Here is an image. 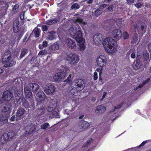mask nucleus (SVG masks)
I'll return each instance as SVG.
<instances>
[{
    "label": "nucleus",
    "mask_w": 151,
    "mask_h": 151,
    "mask_svg": "<svg viewBox=\"0 0 151 151\" xmlns=\"http://www.w3.org/2000/svg\"><path fill=\"white\" fill-rule=\"evenodd\" d=\"M112 35L114 40L111 37H106L104 39L103 42L104 46L106 48H109L111 50L113 46H115L116 43V41L118 40L122 37V32L120 29H116L113 30Z\"/></svg>",
    "instance_id": "nucleus-1"
},
{
    "label": "nucleus",
    "mask_w": 151,
    "mask_h": 151,
    "mask_svg": "<svg viewBox=\"0 0 151 151\" xmlns=\"http://www.w3.org/2000/svg\"><path fill=\"white\" fill-rule=\"evenodd\" d=\"M69 32L78 42L83 40L82 32L79 25H72L69 29Z\"/></svg>",
    "instance_id": "nucleus-2"
},
{
    "label": "nucleus",
    "mask_w": 151,
    "mask_h": 151,
    "mask_svg": "<svg viewBox=\"0 0 151 151\" xmlns=\"http://www.w3.org/2000/svg\"><path fill=\"white\" fill-rule=\"evenodd\" d=\"M15 135L14 131H10L8 133L3 134L1 137V142L2 144H6L7 142L11 140Z\"/></svg>",
    "instance_id": "nucleus-3"
},
{
    "label": "nucleus",
    "mask_w": 151,
    "mask_h": 151,
    "mask_svg": "<svg viewBox=\"0 0 151 151\" xmlns=\"http://www.w3.org/2000/svg\"><path fill=\"white\" fill-rule=\"evenodd\" d=\"M23 91L18 90L16 91L15 94V98L17 101L20 100V99H22V105L23 107L25 108H30L31 105L29 102L26 100L25 99L22 98V94Z\"/></svg>",
    "instance_id": "nucleus-4"
},
{
    "label": "nucleus",
    "mask_w": 151,
    "mask_h": 151,
    "mask_svg": "<svg viewBox=\"0 0 151 151\" xmlns=\"http://www.w3.org/2000/svg\"><path fill=\"white\" fill-rule=\"evenodd\" d=\"M65 60L72 65H75L78 62L79 60L78 55L74 54H70L65 58Z\"/></svg>",
    "instance_id": "nucleus-5"
},
{
    "label": "nucleus",
    "mask_w": 151,
    "mask_h": 151,
    "mask_svg": "<svg viewBox=\"0 0 151 151\" xmlns=\"http://www.w3.org/2000/svg\"><path fill=\"white\" fill-rule=\"evenodd\" d=\"M2 98L6 102H10L13 100V93L9 90H6L3 93Z\"/></svg>",
    "instance_id": "nucleus-6"
},
{
    "label": "nucleus",
    "mask_w": 151,
    "mask_h": 151,
    "mask_svg": "<svg viewBox=\"0 0 151 151\" xmlns=\"http://www.w3.org/2000/svg\"><path fill=\"white\" fill-rule=\"evenodd\" d=\"M96 62L99 66L103 68L107 63V59L105 55H101L97 58Z\"/></svg>",
    "instance_id": "nucleus-7"
},
{
    "label": "nucleus",
    "mask_w": 151,
    "mask_h": 151,
    "mask_svg": "<svg viewBox=\"0 0 151 151\" xmlns=\"http://www.w3.org/2000/svg\"><path fill=\"white\" fill-rule=\"evenodd\" d=\"M85 86V83L82 79H78L75 81L74 87L79 90H82Z\"/></svg>",
    "instance_id": "nucleus-8"
},
{
    "label": "nucleus",
    "mask_w": 151,
    "mask_h": 151,
    "mask_svg": "<svg viewBox=\"0 0 151 151\" xmlns=\"http://www.w3.org/2000/svg\"><path fill=\"white\" fill-rule=\"evenodd\" d=\"M38 109L36 111V115L37 116L42 115L45 112V108H44V104L42 102L37 103Z\"/></svg>",
    "instance_id": "nucleus-9"
},
{
    "label": "nucleus",
    "mask_w": 151,
    "mask_h": 151,
    "mask_svg": "<svg viewBox=\"0 0 151 151\" xmlns=\"http://www.w3.org/2000/svg\"><path fill=\"white\" fill-rule=\"evenodd\" d=\"M65 76V74L62 71L55 74L53 78L54 80L55 81L59 82L62 79H64Z\"/></svg>",
    "instance_id": "nucleus-10"
},
{
    "label": "nucleus",
    "mask_w": 151,
    "mask_h": 151,
    "mask_svg": "<svg viewBox=\"0 0 151 151\" xmlns=\"http://www.w3.org/2000/svg\"><path fill=\"white\" fill-rule=\"evenodd\" d=\"M55 88L54 85L51 83L47 84L44 91L47 94L53 93L55 91Z\"/></svg>",
    "instance_id": "nucleus-11"
},
{
    "label": "nucleus",
    "mask_w": 151,
    "mask_h": 151,
    "mask_svg": "<svg viewBox=\"0 0 151 151\" xmlns=\"http://www.w3.org/2000/svg\"><path fill=\"white\" fill-rule=\"evenodd\" d=\"M65 44L67 47L70 49L75 48L76 47L75 41L70 38H68L66 40Z\"/></svg>",
    "instance_id": "nucleus-12"
},
{
    "label": "nucleus",
    "mask_w": 151,
    "mask_h": 151,
    "mask_svg": "<svg viewBox=\"0 0 151 151\" xmlns=\"http://www.w3.org/2000/svg\"><path fill=\"white\" fill-rule=\"evenodd\" d=\"M149 55L146 51H143L140 55H137V59H139L143 61H147L149 59Z\"/></svg>",
    "instance_id": "nucleus-13"
},
{
    "label": "nucleus",
    "mask_w": 151,
    "mask_h": 151,
    "mask_svg": "<svg viewBox=\"0 0 151 151\" xmlns=\"http://www.w3.org/2000/svg\"><path fill=\"white\" fill-rule=\"evenodd\" d=\"M93 39L96 44H100L103 40L102 35L101 34H96L94 36Z\"/></svg>",
    "instance_id": "nucleus-14"
},
{
    "label": "nucleus",
    "mask_w": 151,
    "mask_h": 151,
    "mask_svg": "<svg viewBox=\"0 0 151 151\" xmlns=\"http://www.w3.org/2000/svg\"><path fill=\"white\" fill-rule=\"evenodd\" d=\"M11 54L9 51H6L4 53L2 61L4 63H8L11 59Z\"/></svg>",
    "instance_id": "nucleus-15"
},
{
    "label": "nucleus",
    "mask_w": 151,
    "mask_h": 151,
    "mask_svg": "<svg viewBox=\"0 0 151 151\" xmlns=\"http://www.w3.org/2000/svg\"><path fill=\"white\" fill-rule=\"evenodd\" d=\"M12 104L11 102H5L2 106V112L5 113L11 109Z\"/></svg>",
    "instance_id": "nucleus-16"
},
{
    "label": "nucleus",
    "mask_w": 151,
    "mask_h": 151,
    "mask_svg": "<svg viewBox=\"0 0 151 151\" xmlns=\"http://www.w3.org/2000/svg\"><path fill=\"white\" fill-rule=\"evenodd\" d=\"M25 112V110L22 108H19L17 110L16 113V116L17 117V119L18 118L19 119L23 118V116Z\"/></svg>",
    "instance_id": "nucleus-17"
},
{
    "label": "nucleus",
    "mask_w": 151,
    "mask_h": 151,
    "mask_svg": "<svg viewBox=\"0 0 151 151\" xmlns=\"http://www.w3.org/2000/svg\"><path fill=\"white\" fill-rule=\"evenodd\" d=\"M81 90H79L77 88H75L74 87L72 88L70 91V92L71 94L74 96H80L81 94Z\"/></svg>",
    "instance_id": "nucleus-18"
},
{
    "label": "nucleus",
    "mask_w": 151,
    "mask_h": 151,
    "mask_svg": "<svg viewBox=\"0 0 151 151\" xmlns=\"http://www.w3.org/2000/svg\"><path fill=\"white\" fill-rule=\"evenodd\" d=\"M24 92L25 95L27 97L30 98L32 96L31 89L28 86L24 87Z\"/></svg>",
    "instance_id": "nucleus-19"
},
{
    "label": "nucleus",
    "mask_w": 151,
    "mask_h": 151,
    "mask_svg": "<svg viewBox=\"0 0 151 151\" xmlns=\"http://www.w3.org/2000/svg\"><path fill=\"white\" fill-rule=\"evenodd\" d=\"M29 86L34 93L35 92L36 93L39 89L40 87L39 85L38 84L34 83H30Z\"/></svg>",
    "instance_id": "nucleus-20"
},
{
    "label": "nucleus",
    "mask_w": 151,
    "mask_h": 151,
    "mask_svg": "<svg viewBox=\"0 0 151 151\" xmlns=\"http://www.w3.org/2000/svg\"><path fill=\"white\" fill-rule=\"evenodd\" d=\"M19 22L18 21H15L13 23V30L14 32L17 33L19 31Z\"/></svg>",
    "instance_id": "nucleus-21"
},
{
    "label": "nucleus",
    "mask_w": 151,
    "mask_h": 151,
    "mask_svg": "<svg viewBox=\"0 0 151 151\" xmlns=\"http://www.w3.org/2000/svg\"><path fill=\"white\" fill-rule=\"evenodd\" d=\"M106 108L105 106L102 105L98 106L95 110L96 113H101L105 111Z\"/></svg>",
    "instance_id": "nucleus-22"
},
{
    "label": "nucleus",
    "mask_w": 151,
    "mask_h": 151,
    "mask_svg": "<svg viewBox=\"0 0 151 151\" xmlns=\"http://www.w3.org/2000/svg\"><path fill=\"white\" fill-rule=\"evenodd\" d=\"M45 97L46 95L43 92H40V94L37 98V101L39 102L42 101L45 99Z\"/></svg>",
    "instance_id": "nucleus-23"
},
{
    "label": "nucleus",
    "mask_w": 151,
    "mask_h": 151,
    "mask_svg": "<svg viewBox=\"0 0 151 151\" xmlns=\"http://www.w3.org/2000/svg\"><path fill=\"white\" fill-rule=\"evenodd\" d=\"M147 25L144 22H142L140 24L139 30L142 32V33H145L146 31Z\"/></svg>",
    "instance_id": "nucleus-24"
},
{
    "label": "nucleus",
    "mask_w": 151,
    "mask_h": 151,
    "mask_svg": "<svg viewBox=\"0 0 151 151\" xmlns=\"http://www.w3.org/2000/svg\"><path fill=\"white\" fill-rule=\"evenodd\" d=\"M133 68L135 70H137L140 68L141 66L140 60L139 59H137V60L134 62L133 64Z\"/></svg>",
    "instance_id": "nucleus-25"
},
{
    "label": "nucleus",
    "mask_w": 151,
    "mask_h": 151,
    "mask_svg": "<svg viewBox=\"0 0 151 151\" xmlns=\"http://www.w3.org/2000/svg\"><path fill=\"white\" fill-rule=\"evenodd\" d=\"M56 32L54 31H51L47 33V37L49 40H53L55 37Z\"/></svg>",
    "instance_id": "nucleus-26"
},
{
    "label": "nucleus",
    "mask_w": 151,
    "mask_h": 151,
    "mask_svg": "<svg viewBox=\"0 0 151 151\" xmlns=\"http://www.w3.org/2000/svg\"><path fill=\"white\" fill-rule=\"evenodd\" d=\"M8 116L3 112L0 113V122L4 121L8 119Z\"/></svg>",
    "instance_id": "nucleus-27"
},
{
    "label": "nucleus",
    "mask_w": 151,
    "mask_h": 151,
    "mask_svg": "<svg viewBox=\"0 0 151 151\" xmlns=\"http://www.w3.org/2000/svg\"><path fill=\"white\" fill-rule=\"evenodd\" d=\"M28 52V49L26 48H23L21 51L20 55L19 57L20 59L22 58L26 55Z\"/></svg>",
    "instance_id": "nucleus-28"
},
{
    "label": "nucleus",
    "mask_w": 151,
    "mask_h": 151,
    "mask_svg": "<svg viewBox=\"0 0 151 151\" xmlns=\"http://www.w3.org/2000/svg\"><path fill=\"white\" fill-rule=\"evenodd\" d=\"M85 42L84 40H82L80 42H78V49L80 50H83L85 48V45L84 44Z\"/></svg>",
    "instance_id": "nucleus-29"
},
{
    "label": "nucleus",
    "mask_w": 151,
    "mask_h": 151,
    "mask_svg": "<svg viewBox=\"0 0 151 151\" xmlns=\"http://www.w3.org/2000/svg\"><path fill=\"white\" fill-rule=\"evenodd\" d=\"M75 22H78L80 24H82L83 25L86 24V23L83 20V19L79 17H76L74 20Z\"/></svg>",
    "instance_id": "nucleus-30"
},
{
    "label": "nucleus",
    "mask_w": 151,
    "mask_h": 151,
    "mask_svg": "<svg viewBox=\"0 0 151 151\" xmlns=\"http://www.w3.org/2000/svg\"><path fill=\"white\" fill-rule=\"evenodd\" d=\"M58 21V20L55 18H53L47 21L46 24L49 25H51L56 23Z\"/></svg>",
    "instance_id": "nucleus-31"
},
{
    "label": "nucleus",
    "mask_w": 151,
    "mask_h": 151,
    "mask_svg": "<svg viewBox=\"0 0 151 151\" xmlns=\"http://www.w3.org/2000/svg\"><path fill=\"white\" fill-rule=\"evenodd\" d=\"M35 129V128L34 126H30L29 129V131H26L25 132L24 134H30L32 133Z\"/></svg>",
    "instance_id": "nucleus-32"
},
{
    "label": "nucleus",
    "mask_w": 151,
    "mask_h": 151,
    "mask_svg": "<svg viewBox=\"0 0 151 151\" xmlns=\"http://www.w3.org/2000/svg\"><path fill=\"white\" fill-rule=\"evenodd\" d=\"M41 30L40 29L35 28L33 31L35 36L36 37H39L40 35Z\"/></svg>",
    "instance_id": "nucleus-33"
},
{
    "label": "nucleus",
    "mask_w": 151,
    "mask_h": 151,
    "mask_svg": "<svg viewBox=\"0 0 151 151\" xmlns=\"http://www.w3.org/2000/svg\"><path fill=\"white\" fill-rule=\"evenodd\" d=\"M83 122H82L83 124V125L81 126V127H80V129H82L83 130H85L87 129L89 126V124L88 123L85 121H83Z\"/></svg>",
    "instance_id": "nucleus-34"
},
{
    "label": "nucleus",
    "mask_w": 151,
    "mask_h": 151,
    "mask_svg": "<svg viewBox=\"0 0 151 151\" xmlns=\"http://www.w3.org/2000/svg\"><path fill=\"white\" fill-rule=\"evenodd\" d=\"M59 46L58 43H55L52 45L50 49L53 50H56L59 49Z\"/></svg>",
    "instance_id": "nucleus-35"
},
{
    "label": "nucleus",
    "mask_w": 151,
    "mask_h": 151,
    "mask_svg": "<svg viewBox=\"0 0 151 151\" xmlns=\"http://www.w3.org/2000/svg\"><path fill=\"white\" fill-rule=\"evenodd\" d=\"M50 127V124L48 123H45L40 126L41 129L45 130Z\"/></svg>",
    "instance_id": "nucleus-36"
},
{
    "label": "nucleus",
    "mask_w": 151,
    "mask_h": 151,
    "mask_svg": "<svg viewBox=\"0 0 151 151\" xmlns=\"http://www.w3.org/2000/svg\"><path fill=\"white\" fill-rule=\"evenodd\" d=\"M80 7V6L77 3H75L73 4L71 6V9H78Z\"/></svg>",
    "instance_id": "nucleus-37"
},
{
    "label": "nucleus",
    "mask_w": 151,
    "mask_h": 151,
    "mask_svg": "<svg viewBox=\"0 0 151 151\" xmlns=\"http://www.w3.org/2000/svg\"><path fill=\"white\" fill-rule=\"evenodd\" d=\"M71 76V74H70L67 79L64 81V82H66V83H69V84H71L72 83Z\"/></svg>",
    "instance_id": "nucleus-38"
},
{
    "label": "nucleus",
    "mask_w": 151,
    "mask_h": 151,
    "mask_svg": "<svg viewBox=\"0 0 151 151\" xmlns=\"http://www.w3.org/2000/svg\"><path fill=\"white\" fill-rule=\"evenodd\" d=\"M19 5L18 4H16L14 6V7L12 8V10L15 12H17L19 9Z\"/></svg>",
    "instance_id": "nucleus-39"
},
{
    "label": "nucleus",
    "mask_w": 151,
    "mask_h": 151,
    "mask_svg": "<svg viewBox=\"0 0 151 151\" xmlns=\"http://www.w3.org/2000/svg\"><path fill=\"white\" fill-rule=\"evenodd\" d=\"M47 54V51L45 50H43L39 52L38 55H43Z\"/></svg>",
    "instance_id": "nucleus-40"
},
{
    "label": "nucleus",
    "mask_w": 151,
    "mask_h": 151,
    "mask_svg": "<svg viewBox=\"0 0 151 151\" xmlns=\"http://www.w3.org/2000/svg\"><path fill=\"white\" fill-rule=\"evenodd\" d=\"M93 140V139L91 138L90 140L88 141H87L86 143L84 144V145L83 146V147H86L88 146L89 145L91 142Z\"/></svg>",
    "instance_id": "nucleus-41"
},
{
    "label": "nucleus",
    "mask_w": 151,
    "mask_h": 151,
    "mask_svg": "<svg viewBox=\"0 0 151 151\" xmlns=\"http://www.w3.org/2000/svg\"><path fill=\"white\" fill-rule=\"evenodd\" d=\"M129 35L127 32L124 33L123 37L124 40L128 39L129 38Z\"/></svg>",
    "instance_id": "nucleus-42"
},
{
    "label": "nucleus",
    "mask_w": 151,
    "mask_h": 151,
    "mask_svg": "<svg viewBox=\"0 0 151 151\" xmlns=\"http://www.w3.org/2000/svg\"><path fill=\"white\" fill-rule=\"evenodd\" d=\"M41 28L43 31H47L48 29L47 26L45 25H42Z\"/></svg>",
    "instance_id": "nucleus-43"
},
{
    "label": "nucleus",
    "mask_w": 151,
    "mask_h": 151,
    "mask_svg": "<svg viewBox=\"0 0 151 151\" xmlns=\"http://www.w3.org/2000/svg\"><path fill=\"white\" fill-rule=\"evenodd\" d=\"M116 22H117L116 24L118 26H121L122 25L123 22L121 19H119L117 20Z\"/></svg>",
    "instance_id": "nucleus-44"
},
{
    "label": "nucleus",
    "mask_w": 151,
    "mask_h": 151,
    "mask_svg": "<svg viewBox=\"0 0 151 151\" xmlns=\"http://www.w3.org/2000/svg\"><path fill=\"white\" fill-rule=\"evenodd\" d=\"M101 13V11L99 9H96L95 12V14L96 16L100 15Z\"/></svg>",
    "instance_id": "nucleus-45"
},
{
    "label": "nucleus",
    "mask_w": 151,
    "mask_h": 151,
    "mask_svg": "<svg viewBox=\"0 0 151 151\" xmlns=\"http://www.w3.org/2000/svg\"><path fill=\"white\" fill-rule=\"evenodd\" d=\"M145 84V83H144L143 84L142 83V84H140L138 86L133 88V90L134 91H136L139 88H141Z\"/></svg>",
    "instance_id": "nucleus-46"
},
{
    "label": "nucleus",
    "mask_w": 151,
    "mask_h": 151,
    "mask_svg": "<svg viewBox=\"0 0 151 151\" xmlns=\"http://www.w3.org/2000/svg\"><path fill=\"white\" fill-rule=\"evenodd\" d=\"M16 61L12 60L10 61L9 63L10 65V66L12 67L15 65L16 63Z\"/></svg>",
    "instance_id": "nucleus-47"
},
{
    "label": "nucleus",
    "mask_w": 151,
    "mask_h": 151,
    "mask_svg": "<svg viewBox=\"0 0 151 151\" xmlns=\"http://www.w3.org/2000/svg\"><path fill=\"white\" fill-rule=\"evenodd\" d=\"M124 102H121L120 104L117 105V106H115L114 108L115 109H118L120 108L123 104Z\"/></svg>",
    "instance_id": "nucleus-48"
},
{
    "label": "nucleus",
    "mask_w": 151,
    "mask_h": 151,
    "mask_svg": "<svg viewBox=\"0 0 151 151\" xmlns=\"http://www.w3.org/2000/svg\"><path fill=\"white\" fill-rule=\"evenodd\" d=\"M134 6L136 7L137 8H141V7L143 6V4H142L141 3H138L136 4H134Z\"/></svg>",
    "instance_id": "nucleus-49"
},
{
    "label": "nucleus",
    "mask_w": 151,
    "mask_h": 151,
    "mask_svg": "<svg viewBox=\"0 0 151 151\" xmlns=\"http://www.w3.org/2000/svg\"><path fill=\"white\" fill-rule=\"evenodd\" d=\"M114 6L113 5H111L109 6L107 10H108L109 12L112 11L113 10V9L114 8Z\"/></svg>",
    "instance_id": "nucleus-50"
},
{
    "label": "nucleus",
    "mask_w": 151,
    "mask_h": 151,
    "mask_svg": "<svg viewBox=\"0 0 151 151\" xmlns=\"http://www.w3.org/2000/svg\"><path fill=\"white\" fill-rule=\"evenodd\" d=\"M147 141H143L137 147L139 148L140 147H141L143 146L145 144L147 143Z\"/></svg>",
    "instance_id": "nucleus-51"
},
{
    "label": "nucleus",
    "mask_w": 151,
    "mask_h": 151,
    "mask_svg": "<svg viewBox=\"0 0 151 151\" xmlns=\"http://www.w3.org/2000/svg\"><path fill=\"white\" fill-rule=\"evenodd\" d=\"M107 6V5L105 4H103L101 5L99 7V9H103L104 8H105Z\"/></svg>",
    "instance_id": "nucleus-52"
},
{
    "label": "nucleus",
    "mask_w": 151,
    "mask_h": 151,
    "mask_svg": "<svg viewBox=\"0 0 151 151\" xmlns=\"http://www.w3.org/2000/svg\"><path fill=\"white\" fill-rule=\"evenodd\" d=\"M93 74V79L94 80H96L98 78L97 73L96 72H95Z\"/></svg>",
    "instance_id": "nucleus-53"
},
{
    "label": "nucleus",
    "mask_w": 151,
    "mask_h": 151,
    "mask_svg": "<svg viewBox=\"0 0 151 151\" xmlns=\"http://www.w3.org/2000/svg\"><path fill=\"white\" fill-rule=\"evenodd\" d=\"M101 67V68H99L96 69V71H97L98 72H99V74H100V73H102V68H102V67Z\"/></svg>",
    "instance_id": "nucleus-54"
},
{
    "label": "nucleus",
    "mask_w": 151,
    "mask_h": 151,
    "mask_svg": "<svg viewBox=\"0 0 151 151\" xmlns=\"http://www.w3.org/2000/svg\"><path fill=\"white\" fill-rule=\"evenodd\" d=\"M135 57V52L133 51L131 54V57L132 58L134 59Z\"/></svg>",
    "instance_id": "nucleus-55"
},
{
    "label": "nucleus",
    "mask_w": 151,
    "mask_h": 151,
    "mask_svg": "<svg viewBox=\"0 0 151 151\" xmlns=\"http://www.w3.org/2000/svg\"><path fill=\"white\" fill-rule=\"evenodd\" d=\"M132 42L134 43H136L137 42V39L136 37L133 38Z\"/></svg>",
    "instance_id": "nucleus-56"
},
{
    "label": "nucleus",
    "mask_w": 151,
    "mask_h": 151,
    "mask_svg": "<svg viewBox=\"0 0 151 151\" xmlns=\"http://www.w3.org/2000/svg\"><path fill=\"white\" fill-rule=\"evenodd\" d=\"M93 0H86V3L87 4H92Z\"/></svg>",
    "instance_id": "nucleus-57"
},
{
    "label": "nucleus",
    "mask_w": 151,
    "mask_h": 151,
    "mask_svg": "<svg viewBox=\"0 0 151 151\" xmlns=\"http://www.w3.org/2000/svg\"><path fill=\"white\" fill-rule=\"evenodd\" d=\"M15 117L14 115L13 116L10 118V120L11 122L15 121Z\"/></svg>",
    "instance_id": "nucleus-58"
},
{
    "label": "nucleus",
    "mask_w": 151,
    "mask_h": 151,
    "mask_svg": "<svg viewBox=\"0 0 151 151\" xmlns=\"http://www.w3.org/2000/svg\"><path fill=\"white\" fill-rule=\"evenodd\" d=\"M134 27L135 29H139L140 25L139 26L137 24H135L134 25Z\"/></svg>",
    "instance_id": "nucleus-59"
},
{
    "label": "nucleus",
    "mask_w": 151,
    "mask_h": 151,
    "mask_svg": "<svg viewBox=\"0 0 151 151\" xmlns=\"http://www.w3.org/2000/svg\"><path fill=\"white\" fill-rule=\"evenodd\" d=\"M42 45L44 47H46L47 45V43L46 41H44L42 42Z\"/></svg>",
    "instance_id": "nucleus-60"
},
{
    "label": "nucleus",
    "mask_w": 151,
    "mask_h": 151,
    "mask_svg": "<svg viewBox=\"0 0 151 151\" xmlns=\"http://www.w3.org/2000/svg\"><path fill=\"white\" fill-rule=\"evenodd\" d=\"M134 0H127V1L128 2V4H131L132 3L134 2Z\"/></svg>",
    "instance_id": "nucleus-61"
},
{
    "label": "nucleus",
    "mask_w": 151,
    "mask_h": 151,
    "mask_svg": "<svg viewBox=\"0 0 151 151\" xmlns=\"http://www.w3.org/2000/svg\"><path fill=\"white\" fill-rule=\"evenodd\" d=\"M148 50L150 52H151V43L149 44L148 45Z\"/></svg>",
    "instance_id": "nucleus-62"
},
{
    "label": "nucleus",
    "mask_w": 151,
    "mask_h": 151,
    "mask_svg": "<svg viewBox=\"0 0 151 151\" xmlns=\"http://www.w3.org/2000/svg\"><path fill=\"white\" fill-rule=\"evenodd\" d=\"M4 67L5 68H9L11 67L10 65H9V63L8 64H5L4 66Z\"/></svg>",
    "instance_id": "nucleus-63"
},
{
    "label": "nucleus",
    "mask_w": 151,
    "mask_h": 151,
    "mask_svg": "<svg viewBox=\"0 0 151 151\" xmlns=\"http://www.w3.org/2000/svg\"><path fill=\"white\" fill-rule=\"evenodd\" d=\"M24 14H21L20 15V18L22 20H24Z\"/></svg>",
    "instance_id": "nucleus-64"
}]
</instances>
